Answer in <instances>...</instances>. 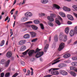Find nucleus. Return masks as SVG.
I'll list each match as a JSON object with an SVG mask.
<instances>
[{"mask_svg":"<svg viewBox=\"0 0 77 77\" xmlns=\"http://www.w3.org/2000/svg\"><path fill=\"white\" fill-rule=\"evenodd\" d=\"M41 50V49H39L38 48H37L36 49L35 51L34 50H32L29 51L28 52V54L29 56H31L33 55V54L34 53H38V52Z\"/></svg>","mask_w":77,"mask_h":77,"instance_id":"nucleus-1","label":"nucleus"},{"mask_svg":"<svg viewBox=\"0 0 77 77\" xmlns=\"http://www.w3.org/2000/svg\"><path fill=\"white\" fill-rule=\"evenodd\" d=\"M65 47V43H61L60 45L59 46V48H58V50L59 51H62L63 49V48Z\"/></svg>","mask_w":77,"mask_h":77,"instance_id":"nucleus-2","label":"nucleus"},{"mask_svg":"<svg viewBox=\"0 0 77 77\" xmlns=\"http://www.w3.org/2000/svg\"><path fill=\"white\" fill-rule=\"evenodd\" d=\"M44 52L42 51L37 53L35 55V57L36 58H39L40 57H41L42 56L44 55Z\"/></svg>","mask_w":77,"mask_h":77,"instance_id":"nucleus-3","label":"nucleus"},{"mask_svg":"<svg viewBox=\"0 0 77 77\" xmlns=\"http://www.w3.org/2000/svg\"><path fill=\"white\" fill-rule=\"evenodd\" d=\"M60 59V57H59L57 58L56 60H54V62L53 63H50L49 64V65H54V64H56V63H58V62H60V60H58L59 59Z\"/></svg>","mask_w":77,"mask_h":77,"instance_id":"nucleus-4","label":"nucleus"},{"mask_svg":"<svg viewBox=\"0 0 77 77\" xmlns=\"http://www.w3.org/2000/svg\"><path fill=\"white\" fill-rule=\"evenodd\" d=\"M12 56V52L11 51H8L6 54V57L7 58H11Z\"/></svg>","mask_w":77,"mask_h":77,"instance_id":"nucleus-5","label":"nucleus"},{"mask_svg":"<svg viewBox=\"0 0 77 77\" xmlns=\"http://www.w3.org/2000/svg\"><path fill=\"white\" fill-rule=\"evenodd\" d=\"M75 34H77V33L75 32V30H74L72 29L70 31L69 35L71 36H74Z\"/></svg>","mask_w":77,"mask_h":77,"instance_id":"nucleus-6","label":"nucleus"},{"mask_svg":"<svg viewBox=\"0 0 77 77\" xmlns=\"http://www.w3.org/2000/svg\"><path fill=\"white\" fill-rule=\"evenodd\" d=\"M60 73L61 74H62L63 75H67V74H68V73H67V72L62 70H60Z\"/></svg>","mask_w":77,"mask_h":77,"instance_id":"nucleus-7","label":"nucleus"},{"mask_svg":"<svg viewBox=\"0 0 77 77\" xmlns=\"http://www.w3.org/2000/svg\"><path fill=\"white\" fill-rule=\"evenodd\" d=\"M26 17H30L32 16V14L30 12H27L25 14Z\"/></svg>","mask_w":77,"mask_h":77,"instance_id":"nucleus-8","label":"nucleus"},{"mask_svg":"<svg viewBox=\"0 0 77 77\" xmlns=\"http://www.w3.org/2000/svg\"><path fill=\"white\" fill-rule=\"evenodd\" d=\"M26 42V40H21L19 42V45H24V44Z\"/></svg>","mask_w":77,"mask_h":77,"instance_id":"nucleus-9","label":"nucleus"},{"mask_svg":"<svg viewBox=\"0 0 77 77\" xmlns=\"http://www.w3.org/2000/svg\"><path fill=\"white\" fill-rule=\"evenodd\" d=\"M29 33L32 38H35L36 36V34L34 32H30Z\"/></svg>","mask_w":77,"mask_h":77,"instance_id":"nucleus-10","label":"nucleus"},{"mask_svg":"<svg viewBox=\"0 0 77 77\" xmlns=\"http://www.w3.org/2000/svg\"><path fill=\"white\" fill-rule=\"evenodd\" d=\"M67 17L68 19L70 20H74V18H73L72 16L70 14H67Z\"/></svg>","mask_w":77,"mask_h":77,"instance_id":"nucleus-11","label":"nucleus"},{"mask_svg":"<svg viewBox=\"0 0 77 77\" xmlns=\"http://www.w3.org/2000/svg\"><path fill=\"white\" fill-rule=\"evenodd\" d=\"M66 66V64L65 63L60 64L58 66L59 68H63V67H65Z\"/></svg>","mask_w":77,"mask_h":77,"instance_id":"nucleus-12","label":"nucleus"},{"mask_svg":"<svg viewBox=\"0 0 77 77\" xmlns=\"http://www.w3.org/2000/svg\"><path fill=\"white\" fill-rule=\"evenodd\" d=\"M63 9V10L65 11H67L68 12H69L70 11V8H67V7H64Z\"/></svg>","mask_w":77,"mask_h":77,"instance_id":"nucleus-13","label":"nucleus"},{"mask_svg":"<svg viewBox=\"0 0 77 77\" xmlns=\"http://www.w3.org/2000/svg\"><path fill=\"white\" fill-rule=\"evenodd\" d=\"M47 18L48 20L51 22H53V21H54V19H53V18L51 17L48 16L47 17Z\"/></svg>","mask_w":77,"mask_h":77,"instance_id":"nucleus-14","label":"nucleus"},{"mask_svg":"<svg viewBox=\"0 0 77 77\" xmlns=\"http://www.w3.org/2000/svg\"><path fill=\"white\" fill-rule=\"evenodd\" d=\"M49 45L48 44H47L44 48V52H47V50L48 48Z\"/></svg>","mask_w":77,"mask_h":77,"instance_id":"nucleus-15","label":"nucleus"},{"mask_svg":"<svg viewBox=\"0 0 77 77\" xmlns=\"http://www.w3.org/2000/svg\"><path fill=\"white\" fill-rule=\"evenodd\" d=\"M52 74H54V75H59V73L58 71L54 70L52 72Z\"/></svg>","mask_w":77,"mask_h":77,"instance_id":"nucleus-16","label":"nucleus"},{"mask_svg":"<svg viewBox=\"0 0 77 77\" xmlns=\"http://www.w3.org/2000/svg\"><path fill=\"white\" fill-rule=\"evenodd\" d=\"M24 38L25 39H29L30 38V35L29 34H26L24 36Z\"/></svg>","mask_w":77,"mask_h":77,"instance_id":"nucleus-17","label":"nucleus"},{"mask_svg":"<svg viewBox=\"0 0 77 77\" xmlns=\"http://www.w3.org/2000/svg\"><path fill=\"white\" fill-rule=\"evenodd\" d=\"M71 56L69 54H66L63 56V57L64 58H68Z\"/></svg>","mask_w":77,"mask_h":77,"instance_id":"nucleus-18","label":"nucleus"},{"mask_svg":"<svg viewBox=\"0 0 77 77\" xmlns=\"http://www.w3.org/2000/svg\"><path fill=\"white\" fill-rule=\"evenodd\" d=\"M59 14L60 15L61 17H65L66 16L65 13H63V12H60L59 13Z\"/></svg>","mask_w":77,"mask_h":77,"instance_id":"nucleus-19","label":"nucleus"},{"mask_svg":"<svg viewBox=\"0 0 77 77\" xmlns=\"http://www.w3.org/2000/svg\"><path fill=\"white\" fill-rule=\"evenodd\" d=\"M10 63V60H8L6 62L5 65V67H8V66L9 65Z\"/></svg>","mask_w":77,"mask_h":77,"instance_id":"nucleus-20","label":"nucleus"},{"mask_svg":"<svg viewBox=\"0 0 77 77\" xmlns=\"http://www.w3.org/2000/svg\"><path fill=\"white\" fill-rule=\"evenodd\" d=\"M48 0H41V2L42 3H43L44 4H46L48 3Z\"/></svg>","mask_w":77,"mask_h":77,"instance_id":"nucleus-21","label":"nucleus"},{"mask_svg":"<svg viewBox=\"0 0 77 77\" xmlns=\"http://www.w3.org/2000/svg\"><path fill=\"white\" fill-rule=\"evenodd\" d=\"M32 29H33L34 30H37V29H38V28L37 26H36L34 25H32Z\"/></svg>","mask_w":77,"mask_h":77,"instance_id":"nucleus-22","label":"nucleus"},{"mask_svg":"<svg viewBox=\"0 0 77 77\" xmlns=\"http://www.w3.org/2000/svg\"><path fill=\"white\" fill-rule=\"evenodd\" d=\"M53 7H54V8H55L56 9H60V7L56 4L54 5Z\"/></svg>","mask_w":77,"mask_h":77,"instance_id":"nucleus-23","label":"nucleus"},{"mask_svg":"<svg viewBox=\"0 0 77 77\" xmlns=\"http://www.w3.org/2000/svg\"><path fill=\"white\" fill-rule=\"evenodd\" d=\"M64 38L63 39V41H67V40L68 39V38H67V36L66 35H63Z\"/></svg>","mask_w":77,"mask_h":77,"instance_id":"nucleus-24","label":"nucleus"},{"mask_svg":"<svg viewBox=\"0 0 77 77\" xmlns=\"http://www.w3.org/2000/svg\"><path fill=\"white\" fill-rule=\"evenodd\" d=\"M65 32L66 33L68 34V33H69V28L67 27L65 29Z\"/></svg>","mask_w":77,"mask_h":77,"instance_id":"nucleus-25","label":"nucleus"},{"mask_svg":"<svg viewBox=\"0 0 77 77\" xmlns=\"http://www.w3.org/2000/svg\"><path fill=\"white\" fill-rule=\"evenodd\" d=\"M71 64L72 66H77V62H72Z\"/></svg>","mask_w":77,"mask_h":77,"instance_id":"nucleus-26","label":"nucleus"},{"mask_svg":"<svg viewBox=\"0 0 77 77\" xmlns=\"http://www.w3.org/2000/svg\"><path fill=\"white\" fill-rule=\"evenodd\" d=\"M54 40L55 42H57V41H58V37H57V35H55L54 37Z\"/></svg>","mask_w":77,"mask_h":77,"instance_id":"nucleus-27","label":"nucleus"},{"mask_svg":"<svg viewBox=\"0 0 77 77\" xmlns=\"http://www.w3.org/2000/svg\"><path fill=\"white\" fill-rule=\"evenodd\" d=\"M26 49V46L24 45H23L21 47V50L22 51H24V50H25Z\"/></svg>","mask_w":77,"mask_h":77,"instance_id":"nucleus-28","label":"nucleus"},{"mask_svg":"<svg viewBox=\"0 0 77 77\" xmlns=\"http://www.w3.org/2000/svg\"><path fill=\"white\" fill-rule=\"evenodd\" d=\"M34 23L35 24H38L40 23V21L38 20H35L34 21Z\"/></svg>","mask_w":77,"mask_h":77,"instance_id":"nucleus-29","label":"nucleus"},{"mask_svg":"<svg viewBox=\"0 0 77 77\" xmlns=\"http://www.w3.org/2000/svg\"><path fill=\"white\" fill-rule=\"evenodd\" d=\"M5 62H6V61L4 59H2L1 60L0 63L1 64L3 65V64H5Z\"/></svg>","mask_w":77,"mask_h":77,"instance_id":"nucleus-30","label":"nucleus"},{"mask_svg":"<svg viewBox=\"0 0 77 77\" xmlns=\"http://www.w3.org/2000/svg\"><path fill=\"white\" fill-rule=\"evenodd\" d=\"M5 40H3L1 41V42L0 44V46L2 47V46H3L5 44Z\"/></svg>","mask_w":77,"mask_h":77,"instance_id":"nucleus-31","label":"nucleus"},{"mask_svg":"<svg viewBox=\"0 0 77 77\" xmlns=\"http://www.w3.org/2000/svg\"><path fill=\"white\" fill-rule=\"evenodd\" d=\"M59 69L58 68H51L50 69H49V71L50 72H51V71H53L54 70H58Z\"/></svg>","mask_w":77,"mask_h":77,"instance_id":"nucleus-32","label":"nucleus"},{"mask_svg":"<svg viewBox=\"0 0 77 77\" xmlns=\"http://www.w3.org/2000/svg\"><path fill=\"white\" fill-rule=\"evenodd\" d=\"M70 74H71V75H72L73 76H74V77H75V76H76V74H75V73L74 72H70Z\"/></svg>","mask_w":77,"mask_h":77,"instance_id":"nucleus-33","label":"nucleus"},{"mask_svg":"<svg viewBox=\"0 0 77 77\" xmlns=\"http://www.w3.org/2000/svg\"><path fill=\"white\" fill-rule=\"evenodd\" d=\"M48 24L49 26H53V23L50 21L48 22Z\"/></svg>","mask_w":77,"mask_h":77,"instance_id":"nucleus-34","label":"nucleus"},{"mask_svg":"<svg viewBox=\"0 0 77 77\" xmlns=\"http://www.w3.org/2000/svg\"><path fill=\"white\" fill-rule=\"evenodd\" d=\"M30 50V49H28V50H27L26 51H25V52L23 53V55H26L27 53V52L29 51Z\"/></svg>","mask_w":77,"mask_h":77,"instance_id":"nucleus-35","label":"nucleus"},{"mask_svg":"<svg viewBox=\"0 0 77 77\" xmlns=\"http://www.w3.org/2000/svg\"><path fill=\"white\" fill-rule=\"evenodd\" d=\"M40 26L41 29H42V30H44V25H43V24H42L40 23Z\"/></svg>","mask_w":77,"mask_h":77,"instance_id":"nucleus-36","label":"nucleus"},{"mask_svg":"<svg viewBox=\"0 0 77 77\" xmlns=\"http://www.w3.org/2000/svg\"><path fill=\"white\" fill-rule=\"evenodd\" d=\"M55 23H57V24H58V26H60V25L61 24L60 23V22H59V21L58 20H56Z\"/></svg>","mask_w":77,"mask_h":77,"instance_id":"nucleus-37","label":"nucleus"},{"mask_svg":"<svg viewBox=\"0 0 77 77\" xmlns=\"http://www.w3.org/2000/svg\"><path fill=\"white\" fill-rule=\"evenodd\" d=\"M72 59L73 60H77V57H73Z\"/></svg>","mask_w":77,"mask_h":77,"instance_id":"nucleus-38","label":"nucleus"},{"mask_svg":"<svg viewBox=\"0 0 77 77\" xmlns=\"http://www.w3.org/2000/svg\"><path fill=\"white\" fill-rule=\"evenodd\" d=\"M9 75H10V73L9 72L6 73L5 75L6 77H9Z\"/></svg>","mask_w":77,"mask_h":77,"instance_id":"nucleus-39","label":"nucleus"},{"mask_svg":"<svg viewBox=\"0 0 77 77\" xmlns=\"http://www.w3.org/2000/svg\"><path fill=\"white\" fill-rule=\"evenodd\" d=\"M51 17H53V18H54V17H56V15L52 13L51 14Z\"/></svg>","mask_w":77,"mask_h":77,"instance_id":"nucleus-40","label":"nucleus"},{"mask_svg":"<svg viewBox=\"0 0 77 77\" xmlns=\"http://www.w3.org/2000/svg\"><path fill=\"white\" fill-rule=\"evenodd\" d=\"M59 38L60 41H62L63 39V36L62 35V34H61V35L60 36Z\"/></svg>","mask_w":77,"mask_h":77,"instance_id":"nucleus-41","label":"nucleus"},{"mask_svg":"<svg viewBox=\"0 0 77 77\" xmlns=\"http://www.w3.org/2000/svg\"><path fill=\"white\" fill-rule=\"evenodd\" d=\"M37 40H38V38H34V39L32 40L31 41L32 42H36V41H37Z\"/></svg>","mask_w":77,"mask_h":77,"instance_id":"nucleus-42","label":"nucleus"},{"mask_svg":"<svg viewBox=\"0 0 77 77\" xmlns=\"http://www.w3.org/2000/svg\"><path fill=\"white\" fill-rule=\"evenodd\" d=\"M72 8H73V9H74L75 10H76V9L77 8V5H73L72 6Z\"/></svg>","mask_w":77,"mask_h":77,"instance_id":"nucleus-43","label":"nucleus"},{"mask_svg":"<svg viewBox=\"0 0 77 77\" xmlns=\"http://www.w3.org/2000/svg\"><path fill=\"white\" fill-rule=\"evenodd\" d=\"M18 75V73H16L14 75H13L12 76V77H16Z\"/></svg>","mask_w":77,"mask_h":77,"instance_id":"nucleus-44","label":"nucleus"},{"mask_svg":"<svg viewBox=\"0 0 77 77\" xmlns=\"http://www.w3.org/2000/svg\"><path fill=\"white\" fill-rule=\"evenodd\" d=\"M74 30H75V33H77V26H76L75 27Z\"/></svg>","mask_w":77,"mask_h":77,"instance_id":"nucleus-45","label":"nucleus"},{"mask_svg":"<svg viewBox=\"0 0 77 77\" xmlns=\"http://www.w3.org/2000/svg\"><path fill=\"white\" fill-rule=\"evenodd\" d=\"M27 73L28 75L26 73V75H29L30 73V70H28Z\"/></svg>","mask_w":77,"mask_h":77,"instance_id":"nucleus-46","label":"nucleus"},{"mask_svg":"<svg viewBox=\"0 0 77 77\" xmlns=\"http://www.w3.org/2000/svg\"><path fill=\"white\" fill-rule=\"evenodd\" d=\"M4 75H5V73L2 72L1 74V77H4Z\"/></svg>","mask_w":77,"mask_h":77,"instance_id":"nucleus-47","label":"nucleus"},{"mask_svg":"<svg viewBox=\"0 0 77 77\" xmlns=\"http://www.w3.org/2000/svg\"><path fill=\"white\" fill-rule=\"evenodd\" d=\"M71 70H74V66L70 67Z\"/></svg>","mask_w":77,"mask_h":77,"instance_id":"nucleus-48","label":"nucleus"},{"mask_svg":"<svg viewBox=\"0 0 77 77\" xmlns=\"http://www.w3.org/2000/svg\"><path fill=\"white\" fill-rule=\"evenodd\" d=\"M21 64H22V65H23V66H24L25 63H24V61H21Z\"/></svg>","mask_w":77,"mask_h":77,"instance_id":"nucleus-49","label":"nucleus"},{"mask_svg":"<svg viewBox=\"0 0 77 77\" xmlns=\"http://www.w3.org/2000/svg\"><path fill=\"white\" fill-rule=\"evenodd\" d=\"M64 62L65 63H70V61L69 60H65L64 61Z\"/></svg>","mask_w":77,"mask_h":77,"instance_id":"nucleus-50","label":"nucleus"},{"mask_svg":"<svg viewBox=\"0 0 77 77\" xmlns=\"http://www.w3.org/2000/svg\"><path fill=\"white\" fill-rule=\"evenodd\" d=\"M67 24H72V22L70 21H68Z\"/></svg>","mask_w":77,"mask_h":77,"instance_id":"nucleus-51","label":"nucleus"},{"mask_svg":"<svg viewBox=\"0 0 77 77\" xmlns=\"http://www.w3.org/2000/svg\"><path fill=\"white\" fill-rule=\"evenodd\" d=\"M26 24H30V23H32V22L31 21L27 22L26 23Z\"/></svg>","mask_w":77,"mask_h":77,"instance_id":"nucleus-52","label":"nucleus"},{"mask_svg":"<svg viewBox=\"0 0 77 77\" xmlns=\"http://www.w3.org/2000/svg\"><path fill=\"white\" fill-rule=\"evenodd\" d=\"M23 72H26V71H27V69H23Z\"/></svg>","mask_w":77,"mask_h":77,"instance_id":"nucleus-53","label":"nucleus"},{"mask_svg":"<svg viewBox=\"0 0 77 77\" xmlns=\"http://www.w3.org/2000/svg\"><path fill=\"white\" fill-rule=\"evenodd\" d=\"M73 14H74V15H75V17H76V18H77V14L75 13H73Z\"/></svg>","mask_w":77,"mask_h":77,"instance_id":"nucleus-54","label":"nucleus"},{"mask_svg":"<svg viewBox=\"0 0 77 77\" xmlns=\"http://www.w3.org/2000/svg\"><path fill=\"white\" fill-rule=\"evenodd\" d=\"M9 18V17H7L5 19V21H7V20H8V19Z\"/></svg>","mask_w":77,"mask_h":77,"instance_id":"nucleus-55","label":"nucleus"},{"mask_svg":"<svg viewBox=\"0 0 77 77\" xmlns=\"http://www.w3.org/2000/svg\"><path fill=\"white\" fill-rule=\"evenodd\" d=\"M14 11H15V9L13 8V9L10 12V13H11V12H13Z\"/></svg>","mask_w":77,"mask_h":77,"instance_id":"nucleus-56","label":"nucleus"},{"mask_svg":"<svg viewBox=\"0 0 77 77\" xmlns=\"http://www.w3.org/2000/svg\"><path fill=\"white\" fill-rule=\"evenodd\" d=\"M17 2V0H15L14 2V4L13 5H14L15 3H16V2Z\"/></svg>","mask_w":77,"mask_h":77,"instance_id":"nucleus-57","label":"nucleus"},{"mask_svg":"<svg viewBox=\"0 0 77 77\" xmlns=\"http://www.w3.org/2000/svg\"><path fill=\"white\" fill-rule=\"evenodd\" d=\"M31 60L32 62H33L35 60V59L33 58H32Z\"/></svg>","mask_w":77,"mask_h":77,"instance_id":"nucleus-58","label":"nucleus"},{"mask_svg":"<svg viewBox=\"0 0 77 77\" xmlns=\"http://www.w3.org/2000/svg\"><path fill=\"white\" fill-rule=\"evenodd\" d=\"M11 60H14V57H12L11 59Z\"/></svg>","mask_w":77,"mask_h":77,"instance_id":"nucleus-59","label":"nucleus"},{"mask_svg":"<svg viewBox=\"0 0 77 77\" xmlns=\"http://www.w3.org/2000/svg\"><path fill=\"white\" fill-rule=\"evenodd\" d=\"M44 15H45V14H44V13H42L41 14V16H44Z\"/></svg>","mask_w":77,"mask_h":77,"instance_id":"nucleus-60","label":"nucleus"},{"mask_svg":"<svg viewBox=\"0 0 77 77\" xmlns=\"http://www.w3.org/2000/svg\"><path fill=\"white\" fill-rule=\"evenodd\" d=\"M13 17H14V20H15V19H16V16H15V14H14V15H13Z\"/></svg>","mask_w":77,"mask_h":77,"instance_id":"nucleus-61","label":"nucleus"},{"mask_svg":"<svg viewBox=\"0 0 77 77\" xmlns=\"http://www.w3.org/2000/svg\"><path fill=\"white\" fill-rule=\"evenodd\" d=\"M31 75H33V72L32 71L31 72Z\"/></svg>","mask_w":77,"mask_h":77,"instance_id":"nucleus-62","label":"nucleus"},{"mask_svg":"<svg viewBox=\"0 0 77 77\" xmlns=\"http://www.w3.org/2000/svg\"><path fill=\"white\" fill-rule=\"evenodd\" d=\"M25 2V1L24 0L23 2L22 3V5H23V4H24V2Z\"/></svg>","mask_w":77,"mask_h":77,"instance_id":"nucleus-63","label":"nucleus"},{"mask_svg":"<svg viewBox=\"0 0 77 77\" xmlns=\"http://www.w3.org/2000/svg\"><path fill=\"white\" fill-rule=\"evenodd\" d=\"M49 40L50 42V41H51V37H49Z\"/></svg>","mask_w":77,"mask_h":77,"instance_id":"nucleus-64","label":"nucleus"}]
</instances>
